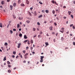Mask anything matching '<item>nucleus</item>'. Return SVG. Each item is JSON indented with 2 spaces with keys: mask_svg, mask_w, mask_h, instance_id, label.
<instances>
[{
  "mask_svg": "<svg viewBox=\"0 0 75 75\" xmlns=\"http://www.w3.org/2000/svg\"><path fill=\"white\" fill-rule=\"evenodd\" d=\"M62 31H64V28H62Z\"/></svg>",
  "mask_w": 75,
  "mask_h": 75,
  "instance_id": "obj_38",
  "label": "nucleus"
},
{
  "mask_svg": "<svg viewBox=\"0 0 75 75\" xmlns=\"http://www.w3.org/2000/svg\"><path fill=\"white\" fill-rule=\"evenodd\" d=\"M11 10H13V6L12 5L10 6Z\"/></svg>",
  "mask_w": 75,
  "mask_h": 75,
  "instance_id": "obj_6",
  "label": "nucleus"
},
{
  "mask_svg": "<svg viewBox=\"0 0 75 75\" xmlns=\"http://www.w3.org/2000/svg\"><path fill=\"white\" fill-rule=\"evenodd\" d=\"M45 44L46 45H47V46H48V45H49V44H48V42H45Z\"/></svg>",
  "mask_w": 75,
  "mask_h": 75,
  "instance_id": "obj_8",
  "label": "nucleus"
},
{
  "mask_svg": "<svg viewBox=\"0 0 75 75\" xmlns=\"http://www.w3.org/2000/svg\"><path fill=\"white\" fill-rule=\"evenodd\" d=\"M33 47H31L30 50H33Z\"/></svg>",
  "mask_w": 75,
  "mask_h": 75,
  "instance_id": "obj_44",
  "label": "nucleus"
},
{
  "mask_svg": "<svg viewBox=\"0 0 75 75\" xmlns=\"http://www.w3.org/2000/svg\"><path fill=\"white\" fill-rule=\"evenodd\" d=\"M52 2L53 4H55V2L54 1V0L52 1Z\"/></svg>",
  "mask_w": 75,
  "mask_h": 75,
  "instance_id": "obj_22",
  "label": "nucleus"
},
{
  "mask_svg": "<svg viewBox=\"0 0 75 75\" xmlns=\"http://www.w3.org/2000/svg\"><path fill=\"white\" fill-rule=\"evenodd\" d=\"M18 19H19V20H21V18H20V17H19V18H18Z\"/></svg>",
  "mask_w": 75,
  "mask_h": 75,
  "instance_id": "obj_60",
  "label": "nucleus"
},
{
  "mask_svg": "<svg viewBox=\"0 0 75 75\" xmlns=\"http://www.w3.org/2000/svg\"><path fill=\"white\" fill-rule=\"evenodd\" d=\"M10 32L11 34H13V31H12L11 30H10Z\"/></svg>",
  "mask_w": 75,
  "mask_h": 75,
  "instance_id": "obj_14",
  "label": "nucleus"
},
{
  "mask_svg": "<svg viewBox=\"0 0 75 75\" xmlns=\"http://www.w3.org/2000/svg\"><path fill=\"white\" fill-rule=\"evenodd\" d=\"M17 27L18 28H19V27H20V24H19V23L17 24Z\"/></svg>",
  "mask_w": 75,
  "mask_h": 75,
  "instance_id": "obj_9",
  "label": "nucleus"
},
{
  "mask_svg": "<svg viewBox=\"0 0 75 75\" xmlns=\"http://www.w3.org/2000/svg\"><path fill=\"white\" fill-rule=\"evenodd\" d=\"M26 62V61L25 60L23 61V63H25Z\"/></svg>",
  "mask_w": 75,
  "mask_h": 75,
  "instance_id": "obj_56",
  "label": "nucleus"
},
{
  "mask_svg": "<svg viewBox=\"0 0 75 75\" xmlns=\"http://www.w3.org/2000/svg\"><path fill=\"white\" fill-rule=\"evenodd\" d=\"M73 25H74L73 24H71L70 25V27H72V26H73Z\"/></svg>",
  "mask_w": 75,
  "mask_h": 75,
  "instance_id": "obj_45",
  "label": "nucleus"
},
{
  "mask_svg": "<svg viewBox=\"0 0 75 75\" xmlns=\"http://www.w3.org/2000/svg\"><path fill=\"white\" fill-rule=\"evenodd\" d=\"M72 27L74 29H75V27H74V26H73Z\"/></svg>",
  "mask_w": 75,
  "mask_h": 75,
  "instance_id": "obj_61",
  "label": "nucleus"
},
{
  "mask_svg": "<svg viewBox=\"0 0 75 75\" xmlns=\"http://www.w3.org/2000/svg\"><path fill=\"white\" fill-rule=\"evenodd\" d=\"M24 58H25V59H27V58H28V56H24Z\"/></svg>",
  "mask_w": 75,
  "mask_h": 75,
  "instance_id": "obj_20",
  "label": "nucleus"
},
{
  "mask_svg": "<svg viewBox=\"0 0 75 75\" xmlns=\"http://www.w3.org/2000/svg\"><path fill=\"white\" fill-rule=\"evenodd\" d=\"M55 11L54 10L52 11V13H53V14H55Z\"/></svg>",
  "mask_w": 75,
  "mask_h": 75,
  "instance_id": "obj_23",
  "label": "nucleus"
},
{
  "mask_svg": "<svg viewBox=\"0 0 75 75\" xmlns=\"http://www.w3.org/2000/svg\"><path fill=\"white\" fill-rule=\"evenodd\" d=\"M24 38L25 39H26L27 38V36L26 35H24Z\"/></svg>",
  "mask_w": 75,
  "mask_h": 75,
  "instance_id": "obj_17",
  "label": "nucleus"
},
{
  "mask_svg": "<svg viewBox=\"0 0 75 75\" xmlns=\"http://www.w3.org/2000/svg\"><path fill=\"white\" fill-rule=\"evenodd\" d=\"M27 41H28V40H25L23 42V43L25 44L26 43L25 42H27Z\"/></svg>",
  "mask_w": 75,
  "mask_h": 75,
  "instance_id": "obj_10",
  "label": "nucleus"
},
{
  "mask_svg": "<svg viewBox=\"0 0 75 75\" xmlns=\"http://www.w3.org/2000/svg\"><path fill=\"white\" fill-rule=\"evenodd\" d=\"M21 46V43H19L18 45V48H19L20 47V46Z\"/></svg>",
  "mask_w": 75,
  "mask_h": 75,
  "instance_id": "obj_1",
  "label": "nucleus"
},
{
  "mask_svg": "<svg viewBox=\"0 0 75 75\" xmlns=\"http://www.w3.org/2000/svg\"><path fill=\"white\" fill-rule=\"evenodd\" d=\"M42 34V31H41L40 33V34Z\"/></svg>",
  "mask_w": 75,
  "mask_h": 75,
  "instance_id": "obj_54",
  "label": "nucleus"
},
{
  "mask_svg": "<svg viewBox=\"0 0 75 75\" xmlns=\"http://www.w3.org/2000/svg\"><path fill=\"white\" fill-rule=\"evenodd\" d=\"M19 31H21V28H20L19 29Z\"/></svg>",
  "mask_w": 75,
  "mask_h": 75,
  "instance_id": "obj_64",
  "label": "nucleus"
},
{
  "mask_svg": "<svg viewBox=\"0 0 75 75\" xmlns=\"http://www.w3.org/2000/svg\"><path fill=\"white\" fill-rule=\"evenodd\" d=\"M35 30L36 29H35V28H33V31H35Z\"/></svg>",
  "mask_w": 75,
  "mask_h": 75,
  "instance_id": "obj_30",
  "label": "nucleus"
},
{
  "mask_svg": "<svg viewBox=\"0 0 75 75\" xmlns=\"http://www.w3.org/2000/svg\"><path fill=\"white\" fill-rule=\"evenodd\" d=\"M42 17V15L41 14L40 16H38V18H41V17Z\"/></svg>",
  "mask_w": 75,
  "mask_h": 75,
  "instance_id": "obj_13",
  "label": "nucleus"
},
{
  "mask_svg": "<svg viewBox=\"0 0 75 75\" xmlns=\"http://www.w3.org/2000/svg\"><path fill=\"white\" fill-rule=\"evenodd\" d=\"M59 11V10H58V9H57V10H56V12L57 13H58V11Z\"/></svg>",
  "mask_w": 75,
  "mask_h": 75,
  "instance_id": "obj_48",
  "label": "nucleus"
},
{
  "mask_svg": "<svg viewBox=\"0 0 75 75\" xmlns=\"http://www.w3.org/2000/svg\"><path fill=\"white\" fill-rule=\"evenodd\" d=\"M61 40H64V38L63 37H62L61 38Z\"/></svg>",
  "mask_w": 75,
  "mask_h": 75,
  "instance_id": "obj_43",
  "label": "nucleus"
},
{
  "mask_svg": "<svg viewBox=\"0 0 75 75\" xmlns=\"http://www.w3.org/2000/svg\"><path fill=\"white\" fill-rule=\"evenodd\" d=\"M26 22H27L28 24L30 23V21H27Z\"/></svg>",
  "mask_w": 75,
  "mask_h": 75,
  "instance_id": "obj_24",
  "label": "nucleus"
},
{
  "mask_svg": "<svg viewBox=\"0 0 75 75\" xmlns=\"http://www.w3.org/2000/svg\"><path fill=\"white\" fill-rule=\"evenodd\" d=\"M60 32H61L62 33H64V31L62 30V31L60 30Z\"/></svg>",
  "mask_w": 75,
  "mask_h": 75,
  "instance_id": "obj_42",
  "label": "nucleus"
},
{
  "mask_svg": "<svg viewBox=\"0 0 75 75\" xmlns=\"http://www.w3.org/2000/svg\"><path fill=\"white\" fill-rule=\"evenodd\" d=\"M28 45H30V42H29V41H28Z\"/></svg>",
  "mask_w": 75,
  "mask_h": 75,
  "instance_id": "obj_59",
  "label": "nucleus"
},
{
  "mask_svg": "<svg viewBox=\"0 0 75 75\" xmlns=\"http://www.w3.org/2000/svg\"><path fill=\"white\" fill-rule=\"evenodd\" d=\"M8 67H9V68H11V65H8Z\"/></svg>",
  "mask_w": 75,
  "mask_h": 75,
  "instance_id": "obj_33",
  "label": "nucleus"
},
{
  "mask_svg": "<svg viewBox=\"0 0 75 75\" xmlns=\"http://www.w3.org/2000/svg\"><path fill=\"white\" fill-rule=\"evenodd\" d=\"M39 3L40 4H42V3L41 2V1H40L39 2Z\"/></svg>",
  "mask_w": 75,
  "mask_h": 75,
  "instance_id": "obj_31",
  "label": "nucleus"
},
{
  "mask_svg": "<svg viewBox=\"0 0 75 75\" xmlns=\"http://www.w3.org/2000/svg\"><path fill=\"white\" fill-rule=\"evenodd\" d=\"M37 11H35L34 13H33V14H34V16H37V14H36Z\"/></svg>",
  "mask_w": 75,
  "mask_h": 75,
  "instance_id": "obj_2",
  "label": "nucleus"
},
{
  "mask_svg": "<svg viewBox=\"0 0 75 75\" xmlns=\"http://www.w3.org/2000/svg\"><path fill=\"white\" fill-rule=\"evenodd\" d=\"M30 42L31 43H33V40H31Z\"/></svg>",
  "mask_w": 75,
  "mask_h": 75,
  "instance_id": "obj_27",
  "label": "nucleus"
},
{
  "mask_svg": "<svg viewBox=\"0 0 75 75\" xmlns=\"http://www.w3.org/2000/svg\"><path fill=\"white\" fill-rule=\"evenodd\" d=\"M56 18L57 19V20H59V18L58 17H57Z\"/></svg>",
  "mask_w": 75,
  "mask_h": 75,
  "instance_id": "obj_58",
  "label": "nucleus"
},
{
  "mask_svg": "<svg viewBox=\"0 0 75 75\" xmlns=\"http://www.w3.org/2000/svg\"><path fill=\"white\" fill-rule=\"evenodd\" d=\"M13 54H14V55H16V52H13Z\"/></svg>",
  "mask_w": 75,
  "mask_h": 75,
  "instance_id": "obj_29",
  "label": "nucleus"
},
{
  "mask_svg": "<svg viewBox=\"0 0 75 75\" xmlns=\"http://www.w3.org/2000/svg\"><path fill=\"white\" fill-rule=\"evenodd\" d=\"M28 55V53H26L25 55H24V56H27Z\"/></svg>",
  "mask_w": 75,
  "mask_h": 75,
  "instance_id": "obj_21",
  "label": "nucleus"
},
{
  "mask_svg": "<svg viewBox=\"0 0 75 75\" xmlns=\"http://www.w3.org/2000/svg\"><path fill=\"white\" fill-rule=\"evenodd\" d=\"M45 12L46 13H49V11H48V10H46L45 11Z\"/></svg>",
  "mask_w": 75,
  "mask_h": 75,
  "instance_id": "obj_18",
  "label": "nucleus"
},
{
  "mask_svg": "<svg viewBox=\"0 0 75 75\" xmlns=\"http://www.w3.org/2000/svg\"><path fill=\"white\" fill-rule=\"evenodd\" d=\"M5 45H8V44H7V43L5 42L4 44Z\"/></svg>",
  "mask_w": 75,
  "mask_h": 75,
  "instance_id": "obj_26",
  "label": "nucleus"
},
{
  "mask_svg": "<svg viewBox=\"0 0 75 75\" xmlns=\"http://www.w3.org/2000/svg\"><path fill=\"white\" fill-rule=\"evenodd\" d=\"M71 17H72V18H74V16L72 15H71Z\"/></svg>",
  "mask_w": 75,
  "mask_h": 75,
  "instance_id": "obj_39",
  "label": "nucleus"
},
{
  "mask_svg": "<svg viewBox=\"0 0 75 75\" xmlns=\"http://www.w3.org/2000/svg\"><path fill=\"white\" fill-rule=\"evenodd\" d=\"M4 1H2L1 2V4L2 5L4 4Z\"/></svg>",
  "mask_w": 75,
  "mask_h": 75,
  "instance_id": "obj_19",
  "label": "nucleus"
},
{
  "mask_svg": "<svg viewBox=\"0 0 75 75\" xmlns=\"http://www.w3.org/2000/svg\"><path fill=\"white\" fill-rule=\"evenodd\" d=\"M53 40L54 42H55V41H56V40H55V39H54Z\"/></svg>",
  "mask_w": 75,
  "mask_h": 75,
  "instance_id": "obj_62",
  "label": "nucleus"
},
{
  "mask_svg": "<svg viewBox=\"0 0 75 75\" xmlns=\"http://www.w3.org/2000/svg\"><path fill=\"white\" fill-rule=\"evenodd\" d=\"M0 27L1 28L3 27V26L2 25V23H0Z\"/></svg>",
  "mask_w": 75,
  "mask_h": 75,
  "instance_id": "obj_15",
  "label": "nucleus"
},
{
  "mask_svg": "<svg viewBox=\"0 0 75 75\" xmlns=\"http://www.w3.org/2000/svg\"><path fill=\"white\" fill-rule=\"evenodd\" d=\"M13 7H16V3H15L13 4Z\"/></svg>",
  "mask_w": 75,
  "mask_h": 75,
  "instance_id": "obj_7",
  "label": "nucleus"
},
{
  "mask_svg": "<svg viewBox=\"0 0 75 75\" xmlns=\"http://www.w3.org/2000/svg\"><path fill=\"white\" fill-rule=\"evenodd\" d=\"M52 22H53V21H50V23H52Z\"/></svg>",
  "mask_w": 75,
  "mask_h": 75,
  "instance_id": "obj_52",
  "label": "nucleus"
},
{
  "mask_svg": "<svg viewBox=\"0 0 75 75\" xmlns=\"http://www.w3.org/2000/svg\"><path fill=\"white\" fill-rule=\"evenodd\" d=\"M63 8H66V6H63Z\"/></svg>",
  "mask_w": 75,
  "mask_h": 75,
  "instance_id": "obj_47",
  "label": "nucleus"
},
{
  "mask_svg": "<svg viewBox=\"0 0 75 75\" xmlns=\"http://www.w3.org/2000/svg\"><path fill=\"white\" fill-rule=\"evenodd\" d=\"M58 33H57L56 34V36H57L58 35Z\"/></svg>",
  "mask_w": 75,
  "mask_h": 75,
  "instance_id": "obj_57",
  "label": "nucleus"
},
{
  "mask_svg": "<svg viewBox=\"0 0 75 75\" xmlns=\"http://www.w3.org/2000/svg\"><path fill=\"white\" fill-rule=\"evenodd\" d=\"M44 56H40V59L41 60H43V58H44Z\"/></svg>",
  "mask_w": 75,
  "mask_h": 75,
  "instance_id": "obj_4",
  "label": "nucleus"
},
{
  "mask_svg": "<svg viewBox=\"0 0 75 75\" xmlns=\"http://www.w3.org/2000/svg\"><path fill=\"white\" fill-rule=\"evenodd\" d=\"M30 10H32L33 9V7H32L30 8Z\"/></svg>",
  "mask_w": 75,
  "mask_h": 75,
  "instance_id": "obj_37",
  "label": "nucleus"
},
{
  "mask_svg": "<svg viewBox=\"0 0 75 75\" xmlns=\"http://www.w3.org/2000/svg\"><path fill=\"white\" fill-rule=\"evenodd\" d=\"M13 31H16V29H13Z\"/></svg>",
  "mask_w": 75,
  "mask_h": 75,
  "instance_id": "obj_55",
  "label": "nucleus"
},
{
  "mask_svg": "<svg viewBox=\"0 0 75 75\" xmlns=\"http://www.w3.org/2000/svg\"><path fill=\"white\" fill-rule=\"evenodd\" d=\"M37 24H38V25H40V23L38 22Z\"/></svg>",
  "mask_w": 75,
  "mask_h": 75,
  "instance_id": "obj_34",
  "label": "nucleus"
},
{
  "mask_svg": "<svg viewBox=\"0 0 75 75\" xmlns=\"http://www.w3.org/2000/svg\"><path fill=\"white\" fill-rule=\"evenodd\" d=\"M12 57H13V58H15V56L14 55H12Z\"/></svg>",
  "mask_w": 75,
  "mask_h": 75,
  "instance_id": "obj_50",
  "label": "nucleus"
},
{
  "mask_svg": "<svg viewBox=\"0 0 75 75\" xmlns=\"http://www.w3.org/2000/svg\"><path fill=\"white\" fill-rule=\"evenodd\" d=\"M13 18H16V17H15V15H13Z\"/></svg>",
  "mask_w": 75,
  "mask_h": 75,
  "instance_id": "obj_35",
  "label": "nucleus"
},
{
  "mask_svg": "<svg viewBox=\"0 0 75 75\" xmlns=\"http://www.w3.org/2000/svg\"><path fill=\"white\" fill-rule=\"evenodd\" d=\"M23 54H25V51L23 50Z\"/></svg>",
  "mask_w": 75,
  "mask_h": 75,
  "instance_id": "obj_32",
  "label": "nucleus"
},
{
  "mask_svg": "<svg viewBox=\"0 0 75 75\" xmlns=\"http://www.w3.org/2000/svg\"><path fill=\"white\" fill-rule=\"evenodd\" d=\"M25 5H24V4H21V6H23V7H24Z\"/></svg>",
  "mask_w": 75,
  "mask_h": 75,
  "instance_id": "obj_11",
  "label": "nucleus"
},
{
  "mask_svg": "<svg viewBox=\"0 0 75 75\" xmlns=\"http://www.w3.org/2000/svg\"><path fill=\"white\" fill-rule=\"evenodd\" d=\"M26 4H30V3L28 0H26Z\"/></svg>",
  "mask_w": 75,
  "mask_h": 75,
  "instance_id": "obj_3",
  "label": "nucleus"
},
{
  "mask_svg": "<svg viewBox=\"0 0 75 75\" xmlns=\"http://www.w3.org/2000/svg\"><path fill=\"white\" fill-rule=\"evenodd\" d=\"M7 63L8 64H10V62L8 61H7Z\"/></svg>",
  "mask_w": 75,
  "mask_h": 75,
  "instance_id": "obj_28",
  "label": "nucleus"
},
{
  "mask_svg": "<svg viewBox=\"0 0 75 75\" xmlns=\"http://www.w3.org/2000/svg\"><path fill=\"white\" fill-rule=\"evenodd\" d=\"M7 2H10V0H7Z\"/></svg>",
  "mask_w": 75,
  "mask_h": 75,
  "instance_id": "obj_63",
  "label": "nucleus"
},
{
  "mask_svg": "<svg viewBox=\"0 0 75 75\" xmlns=\"http://www.w3.org/2000/svg\"><path fill=\"white\" fill-rule=\"evenodd\" d=\"M42 13H44L45 12H44V10H42Z\"/></svg>",
  "mask_w": 75,
  "mask_h": 75,
  "instance_id": "obj_53",
  "label": "nucleus"
},
{
  "mask_svg": "<svg viewBox=\"0 0 75 75\" xmlns=\"http://www.w3.org/2000/svg\"><path fill=\"white\" fill-rule=\"evenodd\" d=\"M54 24L55 25V26H56V25H57V23H54Z\"/></svg>",
  "mask_w": 75,
  "mask_h": 75,
  "instance_id": "obj_49",
  "label": "nucleus"
},
{
  "mask_svg": "<svg viewBox=\"0 0 75 75\" xmlns=\"http://www.w3.org/2000/svg\"><path fill=\"white\" fill-rule=\"evenodd\" d=\"M46 35H47V36H50V35H48V33H47V34H46Z\"/></svg>",
  "mask_w": 75,
  "mask_h": 75,
  "instance_id": "obj_51",
  "label": "nucleus"
},
{
  "mask_svg": "<svg viewBox=\"0 0 75 75\" xmlns=\"http://www.w3.org/2000/svg\"><path fill=\"white\" fill-rule=\"evenodd\" d=\"M6 57H4V58L3 61H6Z\"/></svg>",
  "mask_w": 75,
  "mask_h": 75,
  "instance_id": "obj_12",
  "label": "nucleus"
},
{
  "mask_svg": "<svg viewBox=\"0 0 75 75\" xmlns=\"http://www.w3.org/2000/svg\"><path fill=\"white\" fill-rule=\"evenodd\" d=\"M40 62H43V60H40Z\"/></svg>",
  "mask_w": 75,
  "mask_h": 75,
  "instance_id": "obj_46",
  "label": "nucleus"
},
{
  "mask_svg": "<svg viewBox=\"0 0 75 75\" xmlns=\"http://www.w3.org/2000/svg\"><path fill=\"white\" fill-rule=\"evenodd\" d=\"M47 21H45L44 22V23L46 24V23H47Z\"/></svg>",
  "mask_w": 75,
  "mask_h": 75,
  "instance_id": "obj_36",
  "label": "nucleus"
},
{
  "mask_svg": "<svg viewBox=\"0 0 75 75\" xmlns=\"http://www.w3.org/2000/svg\"><path fill=\"white\" fill-rule=\"evenodd\" d=\"M49 29H50V30H52V26L50 27H49Z\"/></svg>",
  "mask_w": 75,
  "mask_h": 75,
  "instance_id": "obj_5",
  "label": "nucleus"
},
{
  "mask_svg": "<svg viewBox=\"0 0 75 75\" xmlns=\"http://www.w3.org/2000/svg\"><path fill=\"white\" fill-rule=\"evenodd\" d=\"M68 13H69V15H70L72 13V12L71 11H68Z\"/></svg>",
  "mask_w": 75,
  "mask_h": 75,
  "instance_id": "obj_16",
  "label": "nucleus"
},
{
  "mask_svg": "<svg viewBox=\"0 0 75 75\" xmlns=\"http://www.w3.org/2000/svg\"><path fill=\"white\" fill-rule=\"evenodd\" d=\"M20 2H21V0H18V3H20Z\"/></svg>",
  "mask_w": 75,
  "mask_h": 75,
  "instance_id": "obj_41",
  "label": "nucleus"
},
{
  "mask_svg": "<svg viewBox=\"0 0 75 75\" xmlns=\"http://www.w3.org/2000/svg\"><path fill=\"white\" fill-rule=\"evenodd\" d=\"M8 72L9 73H10L11 72V70H8Z\"/></svg>",
  "mask_w": 75,
  "mask_h": 75,
  "instance_id": "obj_25",
  "label": "nucleus"
},
{
  "mask_svg": "<svg viewBox=\"0 0 75 75\" xmlns=\"http://www.w3.org/2000/svg\"><path fill=\"white\" fill-rule=\"evenodd\" d=\"M19 36L20 37H21V36H22V34H21V33H20L19 34Z\"/></svg>",
  "mask_w": 75,
  "mask_h": 75,
  "instance_id": "obj_40",
  "label": "nucleus"
}]
</instances>
